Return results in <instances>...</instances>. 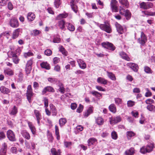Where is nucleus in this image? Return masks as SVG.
Segmentation results:
<instances>
[{
    "mask_svg": "<svg viewBox=\"0 0 155 155\" xmlns=\"http://www.w3.org/2000/svg\"><path fill=\"white\" fill-rule=\"evenodd\" d=\"M83 109V106L81 104H80L79 107L77 109V112L80 113L81 112Z\"/></svg>",
    "mask_w": 155,
    "mask_h": 155,
    "instance_id": "680f3d73",
    "label": "nucleus"
},
{
    "mask_svg": "<svg viewBox=\"0 0 155 155\" xmlns=\"http://www.w3.org/2000/svg\"><path fill=\"white\" fill-rule=\"evenodd\" d=\"M7 148L6 143H3L2 147L0 150V155H6Z\"/></svg>",
    "mask_w": 155,
    "mask_h": 155,
    "instance_id": "4468645a",
    "label": "nucleus"
},
{
    "mask_svg": "<svg viewBox=\"0 0 155 155\" xmlns=\"http://www.w3.org/2000/svg\"><path fill=\"white\" fill-rule=\"evenodd\" d=\"M121 118L120 116L110 118V121L111 124L117 123L121 121Z\"/></svg>",
    "mask_w": 155,
    "mask_h": 155,
    "instance_id": "f8f14e48",
    "label": "nucleus"
},
{
    "mask_svg": "<svg viewBox=\"0 0 155 155\" xmlns=\"http://www.w3.org/2000/svg\"><path fill=\"white\" fill-rule=\"evenodd\" d=\"M21 134L25 138L29 140L30 139V136L26 130H22L21 132Z\"/></svg>",
    "mask_w": 155,
    "mask_h": 155,
    "instance_id": "c85d7f7f",
    "label": "nucleus"
},
{
    "mask_svg": "<svg viewBox=\"0 0 155 155\" xmlns=\"http://www.w3.org/2000/svg\"><path fill=\"white\" fill-rule=\"evenodd\" d=\"M66 24L68 29L70 31H73L74 30V27L72 24L68 22L66 23Z\"/></svg>",
    "mask_w": 155,
    "mask_h": 155,
    "instance_id": "c756f323",
    "label": "nucleus"
},
{
    "mask_svg": "<svg viewBox=\"0 0 155 155\" xmlns=\"http://www.w3.org/2000/svg\"><path fill=\"white\" fill-rule=\"evenodd\" d=\"M35 18V14L32 12L28 13L27 15V19L29 21L34 20Z\"/></svg>",
    "mask_w": 155,
    "mask_h": 155,
    "instance_id": "aec40b11",
    "label": "nucleus"
},
{
    "mask_svg": "<svg viewBox=\"0 0 155 155\" xmlns=\"http://www.w3.org/2000/svg\"><path fill=\"white\" fill-rule=\"evenodd\" d=\"M147 41V36L143 31L140 33V37L138 39V41L140 44L142 45H144Z\"/></svg>",
    "mask_w": 155,
    "mask_h": 155,
    "instance_id": "7ed1b4c3",
    "label": "nucleus"
},
{
    "mask_svg": "<svg viewBox=\"0 0 155 155\" xmlns=\"http://www.w3.org/2000/svg\"><path fill=\"white\" fill-rule=\"evenodd\" d=\"M68 16L67 14H59L56 18L57 20H60L61 18H66Z\"/></svg>",
    "mask_w": 155,
    "mask_h": 155,
    "instance_id": "37998d69",
    "label": "nucleus"
},
{
    "mask_svg": "<svg viewBox=\"0 0 155 155\" xmlns=\"http://www.w3.org/2000/svg\"><path fill=\"white\" fill-rule=\"evenodd\" d=\"M74 3V0H71V8L75 13H77L78 12V7Z\"/></svg>",
    "mask_w": 155,
    "mask_h": 155,
    "instance_id": "b1692460",
    "label": "nucleus"
},
{
    "mask_svg": "<svg viewBox=\"0 0 155 155\" xmlns=\"http://www.w3.org/2000/svg\"><path fill=\"white\" fill-rule=\"evenodd\" d=\"M28 126L33 134H35L36 130L35 127L32 125L31 123L29 122L28 123Z\"/></svg>",
    "mask_w": 155,
    "mask_h": 155,
    "instance_id": "473e14b6",
    "label": "nucleus"
},
{
    "mask_svg": "<svg viewBox=\"0 0 155 155\" xmlns=\"http://www.w3.org/2000/svg\"><path fill=\"white\" fill-rule=\"evenodd\" d=\"M154 147L153 144L152 143H149L146 146V150L149 153L151 151Z\"/></svg>",
    "mask_w": 155,
    "mask_h": 155,
    "instance_id": "f704fd0d",
    "label": "nucleus"
},
{
    "mask_svg": "<svg viewBox=\"0 0 155 155\" xmlns=\"http://www.w3.org/2000/svg\"><path fill=\"white\" fill-rule=\"evenodd\" d=\"M60 0H55L54 2V5L55 7L57 8H58L59 7V5L61 4L60 2Z\"/></svg>",
    "mask_w": 155,
    "mask_h": 155,
    "instance_id": "69168bd1",
    "label": "nucleus"
},
{
    "mask_svg": "<svg viewBox=\"0 0 155 155\" xmlns=\"http://www.w3.org/2000/svg\"><path fill=\"white\" fill-rule=\"evenodd\" d=\"M104 122V119L101 117H99L96 119V122L99 125H101L103 124Z\"/></svg>",
    "mask_w": 155,
    "mask_h": 155,
    "instance_id": "7c9ffc66",
    "label": "nucleus"
},
{
    "mask_svg": "<svg viewBox=\"0 0 155 155\" xmlns=\"http://www.w3.org/2000/svg\"><path fill=\"white\" fill-rule=\"evenodd\" d=\"M41 67L43 68H45L47 70H49L50 69L49 64L47 62H43L41 64Z\"/></svg>",
    "mask_w": 155,
    "mask_h": 155,
    "instance_id": "c9c22d12",
    "label": "nucleus"
},
{
    "mask_svg": "<svg viewBox=\"0 0 155 155\" xmlns=\"http://www.w3.org/2000/svg\"><path fill=\"white\" fill-rule=\"evenodd\" d=\"M0 91L4 94H7L10 93V90L5 86H2L0 87Z\"/></svg>",
    "mask_w": 155,
    "mask_h": 155,
    "instance_id": "4be33fe9",
    "label": "nucleus"
},
{
    "mask_svg": "<svg viewBox=\"0 0 155 155\" xmlns=\"http://www.w3.org/2000/svg\"><path fill=\"white\" fill-rule=\"evenodd\" d=\"M54 91V89L51 86H47L45 87L42 91V94H44L48 92H53Z\"/></svg>",
    "mask_w": 155,
    "mask_h": 155,
    "instance_id": "f3484780",
    "label": "nucleus"
},
{
    "mask_svg": "<svg viewBox=\"0 0 155 155\" xmlns=\"http://www.w3.org/2000/svg\"><path fill=\"white\" fill-rule=\"evenodd\" d=\"M90 93L97 97H99L101 96V95L100 93L95 91H92L90 92Z\"/></svg>",
    "mask_w": 155,
    "mask_h": 155,
    "instance_id": "c03bdc74",
    "label": "nucleus"
},
{
    "mask_svg": "<svg viewBox=\"0 0 155 155\" xmlns=\"http://www.w3.org/2000/svg\"><path fill=\"white\" fill-rule=\"evenodd\" d=\"M8 56L10 58H13L16 55V53L14 51H9L7 53Z\"/></svg>",
    "mask_w": 155,
    "mask_h": 155,
    "instance_id": "a19ab883",
    "label": "nucleus"
},
{
    "mask_svg": "<svg viewBox=\"0 0 155 155\" xmlns=\"http://www.w3.org/2000/svg\"><path fill=\"white\" fill-rule=\"evenodd\" d=\"M9 23L10 26L13 28H17L19 26L18 20L14 17H12L10 19Z\"/></svg>",
    "mask_w": 155,
    "mask_h": 155,
    "instance_id": "423d86ee",
    "label": "nucleus"
},
{
    "mask_svg": "<svg viewBox=\"0 0 155 155\" xmlns=\"http://www.w3.org/2000/svg\"><path fill=\"white\" fill-rule=\"evenodd\" d=\"M43 101L44 102L45 107H47L48 106V99L46 97H44Z\"/></svg>",
    "mask_w": 155,
    "mask_h": 155,
    "instance_id": "0e129e2a",
    "label": "nucleus"
},
{
    "mask_svg": "<svg viewBox=\"0 0 155 155\" xmlns=\"http://www.w3.org/2000/svg\"><path fill=\"white\" fill-rule=\"evenodd\" d=\"M117 2L116 0H111L110 2L111 8L113 12H117L118 11L117 6Z\"/></svg>",
    "mask_w": 155,
    "mask_h": 155,
    "instance_id": "1a4fd4ad",
    "label": "nucleus"
},
{
    "mask_svg": "<svg viewBox=\"0 0 155 155\" xmlns=\"http://www.w3.org/2000/svg\"><path fill=\"white\" fill-rule=\"evenodd\" d=\"M107 75L108 77L113 81H115L116 80L115 76L112 73L107 71Z\"/></svg>",
    "mask_w": 155,
    "mask_h": 155,
    "instance_id": "4c0bfd02",
    "label": "nucleus"
},
{
    "mask_svg": "<svg viewBox=\"0 0 155 155\" xmlns=\"http://www.w3.org/2000/svg\"><path fill=\"white\" fill-rule=\"evenodd\" d=\"M135 102L131 100L127 102V106L128 107H132L135 105Z\"/></svg>",
    "mask_w": 155,
    "mask_h": 155,
    "instance_id": "4d7b16f0",
    "label": "nucleus"
},
{
    "mask_svg": "<svg viewBox=\"0 0 155 155\" xmlns=\"http://www.w3.org/2000/svg\"><path fill=\"white\" fill-rule=\"evenodd\" d=\"M52 155H60L61 153L60 150H56L55 148H52L51 150Z\"/></svg>",
    "mask_w": 155,
    "mask_h": 155,
    "instance_id": "bb28decb",
    "label": "nucleus"
},
{
    "mask_svg": "<svg viewBox=\"0 0 155 155\" xmlns=\"http://www.w3.org/2000/svg\"><path fill=\"white\" fill-rule=\"evenodd\" d=\"M115 25L117 31L119 34H121L124 33V30L122 26L117 22H116Z\"/></svg>",
    "mask_w": 155,
    "mask_h": 155,
    "instance_id": "2eb2a0df",
    "label": "nucleus"
},
{
    "mask_svg": "<svg viewBox=\"0 0 155 155\" xmlns=\"http://www.w3.org/2000/svg\"><path fill=\"white\" fill-rule=\"evenodd\" d=\"M58 91L61 93L64 94L65 91V89L62 85H61L60 86L59 88L58 89Z\"/></svg>",
    "mask_w": 155,
    "mask_h": 155,
    "instance_id": "774afa93",
    "label": "nucleus"
},
{
    "mask_svg": "<svg viewBox=\"0 0 155 155\" xmlns=\"http://www.w3.org/2000/svg\"><path fill=\"white\" fill-rule=\"evenodd\" d=\"M65 24V21L63 20L60 21L58 22V25L60 28L64 31H65L66 29Z\"/></svg>",
    "mask_w": 155,
    "mask_h": 155,
    "instance_id": "a211bd4d",
    "label": "nucleus"
},
{
    "mask_svg": "<svg viewBox=\"0 0 155 155\" xmlns=\"http://www.w3.org/2000/svg\"><path fill=\"white\" fill-rule=\"evenodd\" d=\"M20 31V28H18L15 30L13 33L12 38L13 39H15L17 38L19 36Z\"/></svg>",
    "mask_w": 155,
    "mask_h": 155,
    "instance_id": "cd10ccee",
    "label": "nucleus"
},
{
    "mask_svg": "<svg viewBox=\"0 0 155 155\" xmlns=\"http://www.w3.org/2000/svg\"><path fill=\"white\" fill-rule=\"evenodd\" d=\"M33 55V53L30 51L24 53V56L25 58L32 56Z\"/></svg>",
    "mask_w": 155,
    "mask_h": 155,
    "instance_id": "de8ad7c7",
    "label": "nucleus"
},
{
    "mask_svg": "<svg viewBox=\"0 0 155 155\" xmlns=\"http://www.w3.org/2000/svg\"><path fill=\"white\" fill-rule=\"evenodd\" d=\"M146 5L147 9L152 8L153 6V3L150 2H146Z\"/></svg>",
    "mask_w": 155,
    "mask_h": 155,
    "instance_id": "13d9d810",
    "label": "nucleus"
},
{
    "mask_svg": "<svg viewBox=\"0 0 155 155\" xmlns=\"http://www.w3.org/2000/svg\"><path fill=\"white\" fill-rule=\"evenodd\" d=\"M4 73L5 74H7L9 76L12 75L14 74L13 71L9 68L5 69L4 71Z\"/></svg>",
    "mask_w": 155,
    "mask_h": 155,
    "instance_id": "72a5a7b5",
    "label": "nucleus"
},
{
    "mask_svg": "<svg viewBox=\"0 0 155 155\" xmlns=\"http://www.w3.org/2000/svg\"><path fill=\"white\" fill-rule=\"evenodd\" d=\"M114 101L116 104L117 105L121 104L122 103V99L119 98H115Z\"/></svg>",
    "mask_w": 155,
    "mask_h": 155,
    "instance_id": "864d4df0",
    "label": "nucleus"
},
{
    "mask_svg": "<svg viewBox=\"0 0 155 155\" xmlns=\"http://www.w3.org/2000/svg\"><path fill=\"white\" fill-rule=\"evenodd\" d=\"M12 60L13 62L15 64H18L19 60L17 55L12 58Z\"/></svg>",
    "mask_w": 155,
    "mask_h": 155,
    "instance_id": "bf43d9fd",
    "label": "nucleus"
},
{
    "mask_svg": "<svg viewBox=\"0 0 155 155\" xmlns=\"http://www.w3.org/2000/svg\"><path fill=\"white\" fill-rule=\"evenodd\" d=\"M97 81L98 83L103 84H106L107 83V81L106 80L101 77H98L97 78Z\"/></svg>",
    "mask_w": 155,
    "mask_h": 155,
    "instance_id": "5701e85b",
    "label": "nucleus"
},
{
    "mask_svg": "<svg viewBox=\"0 0 155 155\" xmlns=\"http://www.w3.org/2000/svg\"><path fill=\"white\" fill-rule=\"evenodd\" d=\"M101 45L104 48L112 51L114 50L116 48L112 44L108 42H103Z\"/></svg>",
    "mask_w": 155,
    "mask_h": 155,
    "instance_id": "39448f33",
    "label": "nucleus"
},
{
    "mask_svg": "<svg viewBox=\"0 0 155 155\" xmlns=\"http://www.w3.org/2000/svg\"><path fill=\"white\" fill-rule=\"evenodd\" d=\"M93 107L92 106H90L88 108L87 111L84 113V117H87L89 116L90 114L92 113L93 112Z\"/></svg>",
    "mask_w": 155,
    "mask_h": 155,
    "instance_id": "412c9836",
    "label": "nucleus"
},
{
    "mask_svg": "<svg viewBox=\"0 0 155 155\" xmlns=\"http://www.w3.org/2000/svg\"><path fill=\"white\" fill-rule=\"evenodd\" d=\"M97 141V140L94 137H92L89 139L87 140L88 145L90 146L94 144Z\"/></svg>",
    "mask_w": 155,
    "mask_h": 155,
    "instance_id": "a878e982",
    "label": "nucleus"
},
{
    "mask_svg": "<svg viewBox=\"0 0 155 155\" xmlns=\"http://www.w3.org/2000/svg\"><path fill=\"white\" fill-rule=\"evenodd\" d=\"M119 54L122 58L127 61H130V58L128 56L127 54L123 51L120 52L119 53Z\"/></svg>",
    "mask_w": 155,
    "mask_h": 155,
    "instance_id": "dca6fc26",
    "label": "nucleus"
},
{
    "mask_svg": "<svg viewBox=\"0 0 155 155\" xmlns=\"http://www.w3.org/2000/svg\"><path fill=\"white\" fill-rule=\"evenodd\" d=\"M119 2L124 6L128 8L129 6V4L127 0H119Z\"/></svg>",
    "mask_w": 155,
    "mask_h": 155,
    "instance_id": "2f4dec72",
    "label": "nucleus"
},
{
    "mask_svg": "<svg viewBox=\"0 0 155 155\" xmlns=\"http://www.w3.org/2000/svg\"><path fill=\"white\" fill-rule=\"evenodd\" d=\"M134 153V149L132 148H131L130 149L126 150L125 152V154L126 155H132Z\"/></svg>",
    "mask_w": 155,
    "mask_h": 155,
    "instance_id": "e433bc0d",
    "label": "nucleus"
},
{
    "mask_svg": "<svg viewBox=\"0 0 155 155\" xmlns=\"http://www.w3.org/2000/svg\"><path fill=\"white\" fill-rule=\"evenodd\" d=\"M59 50L62 53V54L65 56L67 55V52L62 46H61Z\"/></svg>",
    "mask_w": 155,
    "mask_h": 155,
    "instance_id": "49530a36",
    "label": "nucleus"
},
{
    "mask_svg": "<svg viewBox=\"0 0 155 155\" xmlns=\"http://www.w3.org/2000/svg\"><path fill=\"white\" fill-rule=\"evenodd\" d=\"M52 52L49 49H47L45 51V55L47 56H49L52 54Z\"/></svg>",
    "mask_w": 155,
    "mask_h": 155,
    "instance_id": "052dcab7",
    "label": "nucleus"
},
{
    "mask_svg": "<svg viewBox=\"0 0 155 155\" xmlns=\"http://www.w3.org/2000/svg\"><path fill=\"white\" fill-rule=\"evenodd\" d=\"M55 135L56 136V138L58 140H59L60 139V137L59 134L58 127L57 125H55Z\"/></svg>",
    "mask_w": 155,
    "mask_h": 155,
    "instance_id": "79ce46f5",
    "label": "nucleus"
},
{
    "mask_svg": "<svg viewBox=\"0 0 155 155\" xmlns=\"http://www.w3.org/2000/svg\"><path fill=\"white\" fill-rule=\"evenodd\" d=\"M127 138L130 139L131 137L135 136V134L132 131H128L126 133Z\"/></svg>",
    "mask_w": 155,
    "mask_h": 155,
    "instance_id": "ea45409f",
    "label": "nucleus"
},
{
    "mask_svg": "<svg viewBox=\"0 0 155 155\" xmlns=\"http://www.w3.org/2000/svg\"><path fill=\"white\" fill-rule=\"evenodd\" d=\"M100 28L102 30L105 31L107 33H110L111 32L112 30L109 24H101Z\"/></svg>",
    "mask_w": 155,
    "mask_h": 155,
    "instance_id": "20e7f679",
    "label": "nucleus"
},
{
    "mask_svg": "<svg viewBox=\"0 0 155 155\" xmlns=\"http://www.w3.org/2000/svg\"><path fill=\"white\" fill-rule=\"evenodd\" d=\"M77 62L79 67L81 68L84 69L86 68V64L83 60L81 59H77Z\"/></svg>",
    "mask_w": 155,
    "mask_h": 155,
    "instance_id": "9d476101",
    "label": "nucleus"
},
{
    "mask_svg": "<svg viewBox=\"0 0 155 155\" xmlns=\"http://www.w3.org/2000/svg\"><path fill=\"white\" fill-rule=\"evenodd\" d=\"M34 114L36 117L38 123L39 125L40 124V120L41 119V115L40 111L37 110H34Z\"/></svg>",
    "mask_w": 155,
    "mask_h": 155,
    "instance_id": "ddd939ff",
    "label": "nucleus"
},
{
    "mask_svg": "<svg viewBox=\"0 0 155 155\" xmlns=\"http://www.w3.org/2000/svg\"><path fill=\"white\" fill-rule=\"evenodd\" d=\"M7 135L9 140L12 141H16L15 135L13 132L11 130H8L7 132Z\"/></svg>",
    "mask_w": 155,
    "mask_h": 155,
    "instance_id": "0eeeda50",
    "label": "nucleus"
},
{
    "mask_svg": "<svg viewBox=\"0 0 155 155\" xmlns=\"http://www.w3.org/2000/svg\"><path fill=\"white\" fill-rule=\"evenodd\" d=\"M112 138L114 140H116L117 138V133L115 131H113L111 134Z\"/></svg>",
    "mask_w": 155,
    "mask_h": 155,
    "instance_id": "603ef678",
    "label": "nucleus"
},
{
    "mask_svg": "<svg viewBox=\"0 0 155 155\" xmlns=\"http://www.w3.org/2000/svg\"><path fill=\"white\" fill-rule=\"evenodd\" d=\"M140 8H141L147 10L146 2H142L140 3Z\"/></svg>",
    "mask_w": 155,
    "mask_h": 155,
    "instance_id": "09e8293b",
    "label": "nucleus"
},
{
    "mask_svg": "<svg viewBox=\"0 0 155 155\" xmlns=\"http://www.w3.org/2000/svg\"><path fill=\"white\" fill-rule=\"evenodd\" d=\"M18 113V108L14 106L9 111V113L11 115H15Z\"/></svg>",
    "mask_w": 155,
    "mask_h": 155,
    "instance_id": "6ab92c4d",
    "label": "nucleus"
},
{
    "mask_svg": "<svg viewBox=\"0 0 155 155\" xmlns=\"http://www.w3.org/2000/svg\"><path fill=\"white\" fill-rule=\"evenodd\" d=\"M109 110L113 113H115L117 111V109L115 105L114 104H111L108 107Z\"/></svg>",
    "mask_w": 155,
    "mask_h": 155,
    "instance_id": "393cba45",
    "label": "nucleus"
},
{
    "mask_svg": "<svg viewBox=\"0 0 155 155\" xmlns=\"http://www.w3.org/2000/svg\"><path fill=\"white\" fill-rule=\"evenodd\" d=\"M145 15L150 16H154L155 15V12H149L147 11H144L143 12Z\"/></svg>",
    "mask_w": 155,
    "mask_h": 155,
    "instance_id": "338daca9",
    "label": "nucleus"
},
{
    "mask_svg": "<svg viewBox=\"0 0 155 155\" xmlns=\"http://www.w3.org/2000/svg\"><path fill=\"white\" fill-rule=\"evenodd\" d=\"M147 110L150 111L153 110L155 111V106L152 104L147 105Z\"/></svg>",
    "mask_w": 155,
    "mask_h": 155,
    "instance_id": "a18cd8bd",
    "label": "nucleus"
},
{
    "mask_svg": "<svg viewBox=\"0 0 155 155\" xmlns=\"http://www.w3.org/2000/svg\"><path fill=\"white\" fill-rule=\"evenodd\" d=\"M9 35V32L7 31V32H3L0 35V38L2 37L3 36H6V37L7 38H9L8 37Z\"/></svg>",
    "mask_w": 155,
    "mask_h": 155,
    "instance_id": "6e6d98bb",
    "label": "nucleus"
},
{
    "mask_svg": "<svg viewBox=\"0 0 155 155\" xmlns=\"http://www.w3.org/2000/svg\"><path fill=\"white\" fill-rule=\"evenodd\" d=\"M144 71L147 73H152V71L151 69L148 67L145 66L144 69Z\"/></svg>",
    "mask_w": 155,
    "mask_h": 155,
    "instance_id": "5fc2aeb1",
    "label": "nucleus"
},
{
    "mask_svg": "<svg viewBox=\"0 0 155 155\" xmlns=\"http://www.w3.org/2000/svg\"><path fill=\"white\" fill-rule=\"evenodd\" d=\"M120 13L122 15H124L127 20L130 19L131 17V13L128 9L125 10L122 7L120 6L119 9Z\"/></svg>",
    "mask_w": 155,
    "mask_h": 155,
    "instance_id": "f257e3e1",
    "label": "nucleus"
},
{
    "mask_svg": "<svg viewBox=\"0 0 155 155\" xmlns=\"http://www.w3.org/2000/svg\"><path fill=\"white\" fill-rule=\"evenodd\" d=\"M32 89L31 85L28 86L27 87V91L26 93L27 99L29 103L31 101V97L33 96Z\"/></svg>",
    "mask_w": 155,
    "mask_h": 155,
    "instance_id": "f03ea898",
    "label": "nucleus"
},
{
    "mask_svg": "<svg viewBox=\"0 0 155 155\" xmlns=\"http://www.w3.org/2000/svg\"><path fill=\"white\" fill-rule=\"evenodd\" d=\"M50 109L54 112L55 115H56V109L55 107L53 104L50 105Z\"/></svg>",
    "mask_w": 155,
    "mask_h": 155,
    "instance_id": "8fccbe9b",
    "label": "nucleus"
},
{
    "mask_svg": "<svg viewBox=\"0 0 155 155\" xmlns=\"http://www.w3.org/2000/svg\"><path fill=\"white\" fill-rule=\"evenodd\" d=\"M59 125L61 127L65 124L67 122V120L65 118H62L59 120Z\"/></svg>",
    "mask_w": 155,
    "mask_h": 155,
    "instance_id": "58836bf2",
    "label": "nucleus"
},
{
    "mask_svg": "<svg viewBox=\"0 0 155 155\" xmlns=\"http://www.w3.org/2000/svg\"><path fill=\"white\" fill-rule=\"evenodd\" d=\"M41 31L35 29L33 31L32 35H33L36 36L38 35L40 33Z\"/></svg>",
    "mask_w": 155,
    "mask_h": 155,
    "instance_id": "3c124183",
    "label": "nucleus"
},
{
    "mask_svg": "<svg viewBox=\"0 0 155 155\" xmlns=\"http://www.w3.org/2000/svg\"><path fill=\"white\" fill-rule=\"evenodd\" d=\"M8 1V0H0V5L4 6L6 5Z\"/></svg>",
    "mask_w": 155,
    "mask_h": 155,
    "instance_id": "e2e57ef3",
    "label": "nucleus"
},
{
    "mask_svg": "<svg viewBox=\"0 0 155 155\" xmlns=\"http://www.w3.org/2000/svg\"><path fill=\"white\" fill-rule=\"evenodd\" d=\"M32 60L31 59L27 61V63L26 64L25 70L27 74H29L31 72V65L32 64Z\"/></svg>",
    "mask_w": 155,
    "mask_h": 155,
    "instance_id": "6e6552de",
    "label": "nucleus"
},
{
    "mask_svg": "<svg viewBox=\"0 0 155 155\" xmlns=\"http://www.w3.org/2000/svg\"><path fill=\"white\" fill-rule=\"evenodd\" d=\"M127 65L134 72H137V71L138 67L137 64L133 63H129L127 64Z\"/></svg>",
    "mask_w": 155,
    "mask_h": 155,
    "instance_id": "9b49d317",
    "label": "nucleus"
}]
</instances>
